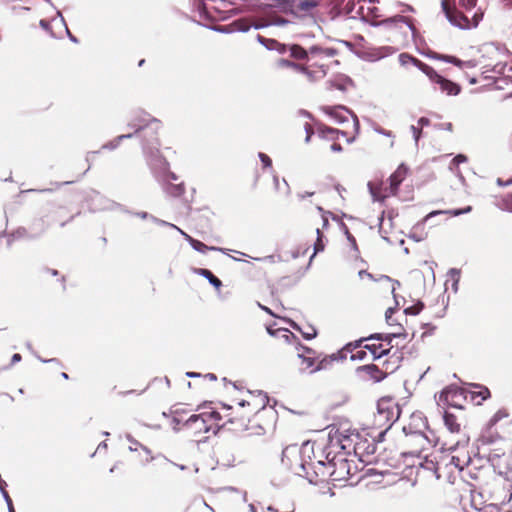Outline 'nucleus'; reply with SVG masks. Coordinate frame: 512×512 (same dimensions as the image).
<instances>
[{
	"mask_svg": "<svg viewBox=\"0 0 512 512\" xmlns=\"http://www.w3.org/2000/svg\"><path fill=\"white\" fill-rule=\"evenodd\" d=\"M333 57H321V56H318L314 61H318V63H324L327 65L326 67V72L328 71V63H327V60L328 59H332Z\"/></svg>",
	"mask_w": 512,
	"mask_h": 512,
	"instance_id": "a18cd8bd",
	"label": "nucleus"
},
{
	"mask_svg": "<svg viewBox=\"0 0 512 512\" xmlns=\"http://www.w3.org/2000/svg\"><path fill=\"white\" fill-rule=\"evenodd\" d=\"M399 417L398 407L389 399H381L377 404L375 423L381 426L387 425L390 428L392 423Z\"/></svg>",
	"mask_w": 512,
	"mask_h": 512,
	"instance_id": "1a4fd4ad",
	"label": "nucleus"
},
{
	"mask_svg": "<svg viewBox=\"0 0 512 512\" xmlns=\"http://www.w3.org/2000/svg\"><path fill=\"white\" fill-rule=\"evenodd\" d=\"M258 305H259V307H260L262 310L266 311V312H267V313H269V314H272V312H271V310H270L269 308H267V307H265V306H262L261 304H258Z\"/></svg>",
	"mask_w": 512,
	"mask_h": 512,
	"instance_id": "052dcab7",
	"label": "nucleus"
},
{
	"mask_svg": "<svg viewBox=\"0 0 512 512\" xmlns=\"http://www.w3.org/2000/svg\"><path fill=\"white\" fill-rule=\"evenodd\" d=\"M148 125H152L154 129L160 127V122L157 119L151 118L148 114L140 112L139 116L129 123V126L136 130H141Z\"/></svg>",
	"mask_w": 512,
	"mask_h": 512,
	"instance_id": "4468645a",
	"label": "nucleus"
},
{
	"mask_svg": "<svg viewBox=\"0 0 512 512\" xmlns=\"http://www.w3.org/2000/svg\"><path fill=\"white\" fill-rule=\"evenodd\" d=\"M67 32H68L70 40L73 42H77V39L74 36H72L68 30H67Z\"/></svg>",
	"mask_w": 512,
	"mask_h": 512,
	"instance_id": "69168bd1",
	"label": "nucleus"
},
{
	"mask_svg": "<svg viewBox=\"0 0 512 512\" xmlns=\"http://www.w3.org/2000/svg\"><path fill=\"white\" fill-rule=\"evenodd\" d=\"M48 25H49V24H48V22H47V21H45V20H41V21H40V26H41L42 28L47 29V28H48Z\"/></svg>",
	"mask_w": 512,
	"mask_h": 512,
	"instance_id": "4d7b16f0",
	"label": "nucleus"
},
{
	"mask_svg": "<svg viewBox=\"0 0 512 512\" xmlns=\"http://www.w3.org/2000/svg\"><path fill=\"white\" fill-rule=\"evenodd\" d=\"M429 57L432 59H435V60H440V61L454 64L455 66H458V64H461V60L454 56L443 55V54H439L436 52H431L429 54Z\"/></svg>",
	"mask_w": 512,
	"mask_h": 512,
	"instance_id": "a878e982",
	"label": "nucleus"
},
{
	"mask_svg": "<svg viewBox=\"0 0 512 512\" xmlns=\"http://www.w3.org/2000/svg\"><path fill=\"white\" fill-rule=\"evenodd\" d=\"M497 183H498L499 186H506V185H509V184L512 183V179L507 181V182H503L501 179H498Z\"/></svg>",
	"mask_w": 512,
	"mask_h": 512,
	"instance_id": "6e6d98bb",
	"label": "nucleus"
},
{
	"mask_svg": "<svg viewBox=\"0 0 512 512\" xmlns=\"http://www.w3.org/2000/svg\"><path fill=\"white\" fill-rule=\"evenodd\" d=\"M207 377H209L211 380H216V376L214 374H208Z\"/></svg>",
	"mask_w": 512,
	"mask_h": 512,
	"instance_id": "338daca9",
	"label": "nucleus"
},
{
	"mask_svg": "<svg viewBox=\"0 0 512 512\" xmlns=\"http://www.w3.org/2000/svg\"><path fill=\"white\" fill-rule=\"evenodd\" d=\"M459 394L458 390L456 388L448 387L445 388L439 395L440 401H444L449 405H455L454 404V397H456Z\"/></svg>",
	"mask_w": 512,
	"mask_h": 512,
	"instance_id": "5701e85b",
	"label": "nucleus"
},
{
	"mask_svg": "<svg viewBox=\"0 0 512 512\" xmlns=\"http://www.w3.org/2000/svg\"><path fill=\"white\" fill-rule=\"evenodd\" d=\"M138 216L145 219L148 217V214L146 212H141V213H138Z\"/></svg>",
	"mask_w": 512,
	"mask_h": 512,
	"instance_id": "680f3d73",
	"label": "nucleus"
},
{
	"mask_svg": "<svg viewBox=\"0 0 512 512\" xmlns=\"http://www.w3.org/2000/svg\"><path fill=\"white\" fill-rule=\"evenodd\" d=\"M411 440H415L416 442L422 444L427 441V439L421 433H415L412 435Z\"/></svg>",
	"mask_w": 512,
	"mask_h": 512,
	"instance_id": "58836bf2",
	"label": "nucleus"
},
{
	"mask_svg": "<svg viewBox=\"0 0 512 512\" xmlns=\"http://www.w3.org/2000/svg\"><path fill=\"white\" fill-rule=\"evenodd\" d=\"M277 66L282 69H290L296 73L306 76L309 82H317L326 76V67L324 63L313 62L312 64H298L286 59H280Z\"/></svg>",
	"mask_w": 512,
	"mask_h": 512,
	"instance_id": "423d86ee",
	"label": "nucleus"
},
{
	"mask_svg": "<svg viewBox=\"0 0 512 512\" xmlns=\"http://www.w3.org/2000/svg\"><path fill=\"white\" fill-rule=\"evenodd\" d=\"M318 210L322 212V221H323V228H326L328 225V218L326 217L325 213L323 212L321 207H318Z\"/></svg>",
	"mask_w": 512,
	"mask_h": 512,
	"instance_id": "09e8293b",
	"label": "nucleus"
},
{
	"mask_svg": "<svg viewBox=\"0 0 512 512\" xmlns=\"http://www.w3.org/2000/svg\"><path fill=\"white\" fill-rule=\"evenodd\" d=\"M126 439L131 443V445L129 446L130 451H132V452L136 451L137 448L140 447L147 454V458L145 459L144 464L149 463L154 459V457L151 455V450L149 448H147L146 446H143L142 444H140L130 434L126 435Z\"/></svg>",
	"mask_w": 512,
	"mask_h": 512,
	"instance_id": "aec40b11",
	"label": "nucleus"
},
{
	"mask_svg": "<svg viewBox=\"0 0 512 512\" xmlns=\"http://www.w3.org/2000/svg\"><path fill=\"white\" fill-rule=\"evenodd\" d=\"M398 60L402 66H407L409 64H412L415 67H417L422 73H423L422 66H428L427 64L423 63L422 61L418 60L417 58L410 56L407 53H401L398 57Z\"/></svg>",
	"mask_w": 512,
	"mask_h": 512,
	"instance_id": "6ab92c4d",
	"label": "nucleus"
},
{
	"mask_svg": "<svg viewBox=\"0 0 512 512\" xmlns=\"http://www.w3.org/2000/svg\"><path fill=\"white\" fill-rule=\"evenodd\" d=\"M318 135L322 139L335 141L339 139L340 136H345L346 134L345 132L337 129L329 127H320L318 129Z\"/></svg>",
	"mask_w": 512,
	"mask_h": 512,
	"instance_id": "f3484780",
	"label": "nucleus"
},
{
	"mask_svg": "<svg viewBox=\"0 0 512 512\" xmlns=\"http://www.w3.org/2000/svg\"><path fill=\"white\" fill-rule=\"evenodd\" d=\"M294 4L295 5L294 9L292 10V14L299 12H309L317 6V2L314 0H297Z\"/></svg>",
	"mask_w": 512,
	"mask_h": 512,
	"instance_id": "a211bd4d",
	"label": "nucleus"
},
{
	"mask_svg": "<svg viewBox=\"0 0 512 512\" xmlns=\"http://www.w3.org/2000/svg\"><path fill=\"white\" fill-rule=\"evenodd\" d=\"M288 23H289V21L283 17H275L268 23L257 25L256 27L259 28V27H265V26H270V25L284 26V25H287Z\"/></svg>",
	"mask_w": 512,
	"mask_h": 512,
	"instance_id": "cd10ccee",
	"label": "nucleus"
},
{
	"mask_svg": "<svg viewBox=\"0 0 512 512\" xmlns=\"http://www.w3.org/2000/svg\"><path fill=\"white\" fill-rule=\"evenodd\" d=\"M468 439L458 440L455 445L447 448L452 453L450 463L457 469L463 470L470 462L467 449Z\"/></svg>",
	"mask_w": 512,
	"mask_h": 512,
	"instance_id": "9b49d317",
	"label": "nucleus"
},
{
	"mask_svg": "<svg viewBox=\"0 0 512 512\" xmlns=\"http://www.w3.org/2000/svg\"><path fill=\"white\" fill-rule=\"evenodd\" d=\"M478 64H481L480 61H476V60L462 61L461 60V64H458L457 67H459L461 69H471V68L476 67Z\"/></svg>",
	"mask_w": 512,
	"mask_h": 512,
	"instance_id": "2f4dec72",
	"label": "nucleus"
},
{
	"mask_svg": "<svg viewBox=\"0 0 512 512\" xmlns=\"http://www.w3.org/2000/svg\"><path fill=\"white\" fill-rule=\"evenodd\" d=\"M419 312H420V308H418V307H409V308L405 309V313L406 314L416 315Z\"/></svg>",
	"mask_w": 512,
	"mask_h": 512,
	"instance_id": "c03bdc74",
	"label": "nucleus"
},
{
	"mask_svg": "<svg viewBox=\"0 0 512 512\" xmlns=\"http://www.w3.org/2000/svg\"><path fill=\"white\" fill-rule=\"evenodd\" d=\"M408 173V168L401 164L398 166L396 171L389 178V190L390 194H396L398 186L402 183V181L406 178Z\"/></svg>",
	"mask_w": 512,
	"mask_h": 512,
	"instance_id": "ddd939ff",
	"label": "nucleus"
},
{
	"mask_svg": "<svg viewBox=\"0 0 512 512\" xmlns=\"http://www.w3.org/2000/svg\"><path fill=\"white\" fill-rule=\"evenodd\" d=\"M173 422L176 423V424H179L180 423V420L176 417L173 418Z\"/></svg>",
	"mask_w": 512,
	"mask_h": 512,
	"instance_id": "774afa93",
	"label": "nucleus"
},
{
	"mask_svg": "<svg viewBox=\"0 0 512 512\" xmlns=\"http://www.w3.org/2000/svg\"><path fill=\"white\" fill-rule=\"evenodd\" d=\"M306 133H307V136H306L305 141L309 142L310 138H311V135H312V130H311V128L309 126H306Z\"/></svg>",
	"mask_w": 512,
	"mask_h": 512,
	"instance_id": "5fc2aeb1",
	"label": "nucleus"
},
{
	"mask_svg": "<svg viewBox=\"0 0 512 512\" xmlns=\"http://www.w3.org/2000/svg\"><path fill=\"white\" fill-rule=\"evenodd\" d=\"M503 417V415L501 414V412H497L493 415V417L490 419L489 421V424L492 426L494 424H496L501 418Z\"/></svg>",
	"mask_w": 512,
	"mask_h": 512,
	"instance_id": "79ce46f5",
	"label": "nucleus"
},
{
	"mask_svg": "<svg viewBox=\"0 0 512 512\" xmlns=\"http://www.w3.org/2000/svg\"><path fill=\"white\" fill-rule=\"evenodd\" d=\"M423 73L429 79L432 88L436 92H440L446 96H457L461 92V86L441 74H439L431 66H422Z\"/></svg>",
	"mask_w": 512,
	"mask_h": 512,
	"instance_id": "0eeeda50",
	"label": "nucleus"
},
{
	"mask_svg": "<svg viewBox=\"0 0 512 512\" xmlns=\"http://www.w3.org/2000/svg\"><path fill=\"white\" fill-rule=\"evenodd\" d=\"M330 150H331L332 152H341V151H342V147H341V145H340V144H338V143L334 142L333 144H331V146H330Z\"/></svg>",
	"mask_w": 512,
	"mask_h": 512,
	"instance_id": "49530a36",
	"label": "nucleus"
},
{
	"mask_svg": "<svg viewBox=\"0 0 512 512\" xmlns=\"http://www.w3.org/2000/svg\"><path fill=\"white\" fill-rule=\"evenodd\" d=\"M450 0L442 1V8L449 22L461 29L476 27L482 19V12L476 9L477 0H459L458 6L451 7Z\"/></svg>",
	"mask_w": 512,
	"mask_h": 512,
	"instance_id": "7ed1b4c3",
	"label": "nucleus"
},
{
	"mask_svg": "<svg viewBox=\"0 0 512 512\" xmlns=\"http://www.w3.org/2000/svg\"><path fill=\"white\" fill-rule=\"evenodd\" d=\"M317 449L324 459L327 452H331L330 459L335 457L334 463L328 466V471H335L338 464L341 468L347 466L346 459L339 455L341 452L343 455L354 454L360 459H362L365 454L374 452V447L370 445L366 439H363L358 432L349 430L341 431L338 429H332L329 432L327 446L318 443Z\"/></svg>",
	"mask_w": 512,
	"mask_h": 512,
	"instance_id": "f03ea898",
	"label": "nucleus"
},
{
	"mask_svg": "<svg viewBox=\"0 0 512 512\" xmlns=\"http://www.w3.org/2000/svg\"><path fill=\"white\" fill-rule=\"evenodd\" d=\"M21 361V355L16 353L12 356L11 363L15 364Z\"/></svg>",
	"mask_w": 512,
	"mask_h": 512,
	"instance_id": "603ef678",
	"label": "nucleus"
},
{
	"mask_svg": "<svg viewBox=\"0 0 512 512\" xmlns=\"http://www.w3.org/2000/svg\"><path fill=\"white\" fill-rule=\"evenodd\" d=\"M316 233H317V240H316V242H315V244H314V253L312 254V256H311L310 260H312V259H313V257H314L317 253H319V252L323 251V250H324V248H325V243H324V241H323V236H322V233H321V231H320V229H319V228H317V229H316Z\"/></svg>",
	"mask_w": 512,
	"mask_h": 512,
	"instance_id": "bb28decb",
	"label": "nucleus"
},
{
	"mask_svg": "<svg viewBox=\"0 0 512 512\" xmlns=\"http://www.w3.org/2000/svg\"><path fill=\"white\" fill-rule=\"evenodd\" d=\"M255 260H257V261H268V262L274 263L275 262V256L269 255V256H266V257H263V258H255Z\"/></svg>",
	"mask_w": 512,
	"mask_h": 512,
	"instance_id": "de8ad7c7",
	"label": "nucleus"
},
{
	"mask_svg": "<svg viewBox=\"0 0 512 512\" xmlns=\"http://www.w3.org/2000/svg\"><path fill=\"white\" fill-rule=\"evenodd\" d=\"M393 313V309L392 308H389L387 311H386V317H390V315Z\"/></svg>",
	"mask_w": 512,
	"mask_h": 512,
	"instance_id": "0e129e2a",
	"label": "nucleus"
},
{
	"mask_svg": "<svg viewBox=\"0 0 512 512\" xmlns=\"http://www.w3.org/2000/svg\"><path fill=\"white\" fill-rule=\"evenodd\" d=\"M498 508L494 505H487L484 507V512H495Z\"/></svg>",
	"mask_w": 512,
	"mask_h": 512,
	"instance_id": "3c124183",
	"label": "nucleus"
},
{
	"mask_svg": "<svg viewBox=\"0 0 512 512\" xmlns=\"http://www.w3.org/2000/svg\"><path fill=\"white\" fill-rule=\"evenodd\" d=\"M449 275L453 281L452 289L454 292H457L458 291V282H459V278H460L459 272L456 269H451L449 271Z\"/></svg>",
	"mask_w": 512,
	"mask_h": 512,
	"instance_id": "c85d7f7f",
	"label": "nucleus"
},
{
	"mask_svg": "<svg viewBox=\"0 0 512 512\" xmlns=\"http://www.w3.org/2000/svg\"><path fill=\"white\" fill-rule=\"evenodd\" d=\"M270 45L268 49H278L280 53L288 51L290 56L296 60H306L309 64L315 62L314 60L318 57H335L338 51L333 47H323L320 45H313L308 49H304L298 44L284 45L280 44L275 40H267Z\"/></svg>",
	"mask_w": 512,
	"mask_h": 512,
	"instance_id": "20e7f679",
	"label": "nucleus"
},
{
	"mask_svg": "<svg viewBox=\"0 0 512 512\" xmlns=\"http://www.w3.org/2000/svg\"><path fill=\"white\" fill-rule=\"evenodd\" d=\"M267 331L270 335L283 338L286 342H290L292 338H295L294 334L287 329L279 328L273 330L271 327H268Z\"/></svg>",
	"mask_w": 512,
	"mask_h": 512,
	"instance_id": "393cba45",
	"label": "nucleus"
},
{
	"mask_svg": "<svg viewBox=\"0 0 512 512\" xmlns=\"http://www.w3.org/2000/svg\"><path fill=\"white\" fill-rule=\"evenodd\" d=\"M466 161H467L466 156H464V155H462V154H459V155H457L456 157H454V159H453V161H452V162H453V164H454V165H458V164H460V163H464V162H466Z\"/></svg>",
	"mask_w": 512,
	"mask_h": 512,
	"instance_id": "a19ab883",
	"label": "nucleus"
},
{
	"mask_svg": "<svg viewBox=\"0 0 512 512\" xmlns=\"http://www.w3.org/2000/svg\"><path fill=\"white\" fill-rule=\"evenodd\" d=\"M443 419L445 426L451 433H458L460 431V425L453 414L445 413Z\"/></svg>",
	"mask_w": 512,
	"mask_h": 512,
	"instance_id": "b1692460",
	"label": "nucleus"
},
{
	"mask_svg": "<svg viewBox=\"0 0 512 512\" xmlns=\"http://www.w3.org/2000/svg\"><path fill=\"white\" fill-rule=\"evenodd\" d=\"M179 233L181 235H183V237L189 242V244L192 246V248L200 253H206L207 251L209 250H217V251H223L222 248H217V247H209L207 245H205L204 243H202L201 241L199 240H196L194 238H192L190 235H188L187 233H185L183 230H179Z\"/></svg>",
	"mask_w": 512,
	"mask_h": 512,
	"instance_id": "dca6fc26",
	"label": "nucleus"
},
{
	"mask_svg": "<svg viewBox=\"0 0 512 512\" xmlns=\"http://www.w3.org/2000/svg\"><path fill=\"white\" fill-rule=\"evenodd\" d=\"M196 273L206 278L217 290L221 288L222 282L208 269L199 268L196 270Z\"/></svg>",
	"mask_w": 512,
	"mask_h": 512,
	"instance_id": "4be33fe9",
	"label": "nucleus"
},
{
	"mask_svg": "<svg viewBox=\"0 0 512 512\" xmlns=\"http://www.w3.org/2000/svg\"><path fill=\"white\" fill-rule=\"evenodd\" d=\"M297 356L300 360L299 368L303 372L313 373L321 369H325L329 363L327 359H323L316 363L314 352L307 347L297 348Z\"/></svg>",
	"mask_w": 512,
	"mask_h": 512,
	"instance_id": "9d476101",
	"label": "nucleus"
},
{
	"mask_svg": "<svg viewBox=\"0 0 512 512\" xmlns=\"http://www.w3.org/2000/svg\"><path fill=\"white\" fill-rule=\"evenodd\" d=\"M132 137V134L131 133H128V134H124V135H120L119 137H117V139H115L114 141L110 142L109 144H106L103 146V148H106V149H114L117 147V145L119 144V142L123 139H126V138H130Z\"/></svg>",
	"mask_w": 512,
	"mask_h": 512,
	"instance_id": "c756f323",
	"label": "nucleus"
},
{
	"mask_svg": "<svg viewBox=\"0 0 512 512\" xmlns=\"http://www.w3.org/2000/svg\"><path fill=\"white\" fill-rule=\"evenodd\" d=\"M471 210H472L471 206H467V207L462 208V209L432 211V212H430L426 216L425 220H428L429 218H431L433 216H436V215H439V214H448V215H451V216H459V215H462V214L469 213Z\"/></svg>",
	"mask_w": 512,
	"mask_h": 512,
	"instance_id": "412c9836",
	"label": "nucleus"
},
{
	"mask_svg": "<svg viewBox=\"0 0 512 512\" xmlns=\"http://www.w3.org/2000/svg\"><path fill=\"white\" fill-rule=\"evenodd\" d=\"M365 347L370 349L371 353L373 354V358H380L388 353L387 349L378 350V348L374 345H366Z\"/></svg>",
	"mask_w": 512,
	"mask_h": 512,
	"instance_id": "7c9ffc66",
	"label": "nucleus"
},
{
	"mask_svg": "<svg viewBox=\"0 0 512 512\" xmlns=\"http://www.w3.org/2000/svg\"><path fill=\"white\" fill-rule=\"evenodd\" d=\"M1 493L7 503L9 511H11V508H13V504L8 492L5 489H2Z\"/></svg>",
	"mask_w": 512,
	"mask_h": 512,
	"instance_id": "e433bc0d",
	"label": "nucleus"
},
{
	"mask_svg": "<svg viewBox=\"0 0 512 512\" xmlns=\"http://www.w3.org/2000/svg\"><path fill=\"white\" fill-rule=\"evenodd\" d=\"M152 219L153 222H155L156 224L158 225H161V226H168L170 228H173V229H176L177 231L181 230L180 228H178L176 225L172 224V223H168L164 220H160V219H157L153 216L150 217Z\"/></svg>",
	"mask_w": 512,
	"mask_h": 512,
	"instance_id": "473e14b6",
	"label": "nucleus"
},
{
	"mask_svg": "<svg viewBox=\"0 0 512 512\" xmlns=\"http://www.w3.org/2000/svg\"><path fill=\"white\" fill-rule=\"evenodd\" d=\"M321 110L335 123H344L352 118L355 132L358 133L359 121L358 118L352 114L348 109L343 106H323Z\"/></svg>",
	"mask_w": 512,
	"mask_h": 512,
	"instance_id": "f8f14e48",
	"label": "nucleus"
},
{
	"mask_svg": "<svg viewBox=\"0 0 512 512\" xmlns=\"http://www.w3.org/2000/svg\"><path fill=\"white\" fill-rule=\"evenodd\" d=\"M411 131L413 133V136H414V139L415 141L417 142L420 138V134H421V128L417 127V126H414L412 125L411 126Z\"/></svg>",
	"mask_w": 512,
	"mask_h": 512,
	"instance_id": "ea45409f",
	"label": "nucleus"
},
{
	"mask_svg": "<svg viewBox=\"0 0 512 512\" xmlns=\"http://www.w3.org/2000/svg\"><path fill=\"white\" fill-rule=\"evenodd\" d=\"M429 119L425 118V117H422L418 120V124L420 126V128H422L423 126H427L429 124Z\"/></svg>",
	"mask_w": 512,
	"mask_h": 512,
	"instance_id": "8fccbe9b",
	"label": "nucleus"
},
{
	"mask_svg": "<svg viewBox=\"0 0 512 512\" xmlns=\"http://www.w3.org/2000/svg\"><path fill=\"white\" fill-rule=\"evenodd\" d=\"M385 22H405V23L408 25V27H409L411 30H413V26H412L410 23H408V22L406 21V19H405L404 17H402V16H396V17H393V18L387 19Z\"/></svg>",
	"mask_w": 512,
	"mask_h": 512,
	"instance_id": "c9c22d12",
	"label": "nucleus"
},
{
	"mask_svg": "<svg viewBox=\"0 0 512 512\" xmlns=\"http://www.w3.org/2000/svg\"><path fill=\"white\" fill-rule=\"evenodd\" d=\"M475 394L477 397H480L481 401H483L490 396V391L486 387H480V390Z\"/></svg>",
	"mask_w": 512,
	"mask_h": 512,
	"instance_id": "72a5a7b5",
	"label": "nucleus"
},
{
	"mask_svg": "<svg viewBox=\"0 0 512 512\" xmlns=\"http://www.w3.org/2000/svg\"><path fill=\"white\" fill-rule=\"evenodd\" d=\"M107 447V444L105 442H102L98 445V448L97 450H100L101 448H106Z\"/></svg>",
	"mask_w": 512,
	"mask_h": 512,
	"instance_id": "e2e57ef3",
	"label": "nucleus"
},
{
	"mask_svg": "<svg viewBox=\"0 0 512 512\" xmlns=\"http://www.w3.org/2000/svg\"><path fill=\"white\" fill-rule=\"evenodd\" d=\"M186 375H187L188 377H198V376H199V374H198V373H195V372H187V373H186Z\"/></svg>",
	"mask_w": 512,
	"mask_h": 512,
	"instance_id": "bf43d9fd",
	"label": "nucleus"
},
{
	"mask_svg": "<svg viewBox=\"0 0 512 512\" xmlns=\"http://www.w3.org/2000/svg\"><path fill=\"white\" fill-rule=\"evenodd\" d=\"M399 286H400L399 281H397V280L393 281V284H392V293H393L394 298H396L395 290H396V289H397V287H399Z\"/></svg>",
	"mask_w": 512,
	"mask_h": 512,
	"instance_id": "864d4df0",
	"label": "nucleus"
},
{
	"mask_svg": "<svg viewBox=\"0 0 512 512\" xmlns=\"http://www.w3.org/2000/svg\"><path fill=\"white\" fill-rule=\"evenodd\" d=\"M481 53L480 63L485 68H491L494 72L502 74L506 70V62L504 58L507 55L505 48L498 46L494 43H485L479 48Z\"/></svg>",
	"mask_w": 512,
	"mask_h": 512,
	"instance_id": "39448f33",
	"label": "nucleus"
},
{
	"mask_svg": "<svg viewBox=\"0 0 512 512\" xmlns=\"http://www.w3.org/2000/svg\"><path fill=\"white\" fill-rule=\"evenodd\" d=\"M220 419L221 416L216 411L203 412L191 415L185 421V425L195 433H207L212 429V425Z\"/></svg>",
	"mask_w": 512,
	"mask_h": 512,
	"instance_id": "6e6552de",
	"label": "nucleus"
},
{
	"mask_svg": "<svg viewBox=\"0 0 512 512\" xmlns=\"http://www.w3.org/2000/svg\"><path fill=\"white\" fill-rule=\"evenodd\" d=\"M375 132L379 133V134H382V135H385L387 137H393L392 135V132L391 131H387V130H384L383 128L381 127H375L374 128Z\"/></svg>",
	"mask_w": 512,
	"mask_h": 512,
	"instance_id": "37998d69",
	"label": "nucleus"
},
{
	"mask_svg": "<svg viewBox=\"0 0 512 512\" xmlns=\"http://www.w3.org/2000/svg\"><path fill=\"white\" fill-rule=\"evenodd\" d=\"M317 442L307 441L300 447L287 446L282 452V464L292 473L314 482L317 477L333 476L335 471H328V466L334 463L335 457L330 459L331 452H327L325 460L318 452Z\"/></svg>",
	"mask_w": 512,
	"mask_h": 512,
	"instance_id": "f257e3e1",
	"label": "nucleus"
},
{
	"mask_svg": "<svg viewBox=\"0 0 512 512\" xmlns=\"http://www.w3.org/2000/svg\"><path fill=\"white\" fill-rule=\"evenodd\" d=\"M316 334V330L313 327H309L308 331L303 332V336L308 340L313 339L316 336Z\"/></svg>",
	"mask_w": 512,
	"mask_h": 512,
	"instance_id": "4c0bfd02",
	"label": "nucleus"
},
{
	"mask_svg": "<svg viewBox=\"0 0 512 512\" xmlns=\"http://www.w3.org/2000/svg\"><path fill=\"white\" fill-rule=\"evenodd\" d=\"M368 188H369V191H370L373 201L382 202L386 198L393 195V194H390L389 187L383 188L382 185H378L373 182L368 183Z\"/></svg>",
	"mask_w": 512,
	"mask_h": 512,
	"instance_id": "2eb2a0df",
	"label": "nucleus"
},
{
	"mask_svg": "<svg viewBox=\"0 0 512 512\" xmlns=\"http://www.w3.org/2000/svg\"><path fill=\"white\" fill-rule=\"evenodd\" d=\"M261 402H262V403H261V408L263 409V408L266 406L267 402H268V400H267L266 396H264V397L261 399Z\"/></svg>",
	"mask_w": 512,
	"mask_h": 512,
	"instance_id": "13d9d810",
	"label": "nucleus"
},
{
	"mask_svg": "<svg viewBox=\"0 0 512 512\" xmlns=\"http://www.w3.org/2000/svg\"><path fill=\"white\" fill-rule=\"evenodd\" d=\"M259 158H260V161L262 162L263 166L265 168H268V167H271L272 165V161L270 159V157L264 153H259Z\"/></svg>",
	"mask_w": 512,
	"mask_h": 512,
	"instance_id": "f704fd0d",
	"label": "nucleus"
}]
</instances>
